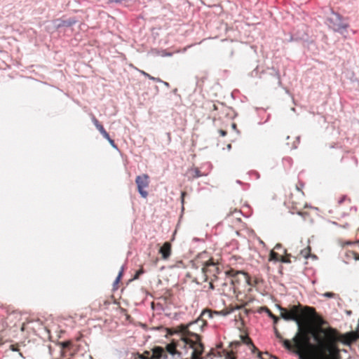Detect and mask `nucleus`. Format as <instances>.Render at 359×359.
Listing matches in <instances>:
<instances>
[{"instance_id":"8","label":"nucleus","mask_w":359,"mask_h":359,"mask_svg":"<svg viewBox=\"0 0 359 359\" xmlns=\"http://www.w3.org/2000/svg\"><path fill=\"white\" fill-rule=\"evenodd\" d=\"M307 320V330L309 334H311L313 336V332L319 327H322V325L326 323L322 317L315 315L309 316L306 318Z\"/></svg>"},{"instance_id":"1","label":"nucleus","mask_w":359,"mask_h":359,"mask_svg":"<svg viewBox=\"0 0 359 359\" xmlns=\"http://www.w3.org/2000/svg\"><path fill=\"white\" fill-rule=\"evenodd\" d=\"M280 309L281 318L285 320L295 321L298 326V332L292 341L283 340L285 348L294 353L301 359H313V355L309 351L312 344L309 337L306 318L316 314L315 309L309 306L303 307L298 304L291 306L290 309L283 307H280Z\"/></svg>"},{"instance_id":"19","label":"nucleus","mask_w":359,"mask_h":359,"mask_svg":"<svg viewBox=\"0 0 359 359\" xmlns=\"http://www.w3.org/2000/svg\"><path fill=\"white\" fill-rule=\"evenodd\" d=\"M310 254H311V247L310 246H308L306 248H304L300 251V255L305 259H307L310 256Z\"/></svg>"},{"instance_id":"12","label":"nucleus","mask_w":359,"mask_h":359,"mask_svg":"<svg viewBox=\"0 0 359 359\" xmlns=\"http://www.w3.org/2000/svg\"><path fill=\"white\" fill-rule=\"evenodd\" d=\"M161 259L167 260L170 258L172 252V245L170 242H165L158 250Z\"/></svg>"},{"instance_id":"13","label":"nucleus","mask_w":359,"mask_h":359,"mask_svg":"<svg viewBox=\"0 0 359 359\" xmlns=\"http://www.w3.org/2000/svg\"><path fill=\"white\" fill-rule=\"evenodd\" d=\"M167 358L165 350L160 346L154 347L151 352L149 359H165Z\"/></svg>"},{"instance_id":"38","label":"nucleus","mask_w":359,"mask_h":359,"mask_svg":"<svg viewBox=\"0 0 359 359\" xmlns=\"http://www.w3.org/2000/svg\"><path fill=\"white\" fill-rule=\"evenodd\" d=\"M74 22H69L68 23H67V25H72Z\"/></svg>"},{"instance_id":"29","label":"nucleus","mask_w":359,"mask_h":359,"mask_svg":"<svg viewBox=\"0 0 359 359\" xmlns=\"http://www.w3.org/2000/svg\"><path fill=\"white\" fill-rule=\"evenodd\" d=\"M208 279H210V283H209L210 288L211 290H214V289H215V285H214L213 282H214L216 279H215L214 278H212V277H211V278H208Z\"/></svg>"},{"instance_id":"39","label":"nucleus","mask_w":359,"mask_h":359,"mask_svg":"<svg viewBox=\"0 0 359 359\" xmlns=\"http://www.w3.org/2000/svg\"><path fill=\"white\" fill-rule=\"evenodd\" d=\"M232 126H233V128H235L236 127V125L235 123H233Z\"/></svg>"},{"instance_id":"3","label":"nucleus","mask_w":359,"mask_h":359,"mask_svg":"<svg viewBox=\"0 0 359 359\" xmlns=\"http://www.w3.org/2000/svg\"><path fill=\"white\" fill-rule=\"evenodd\" d=\"M198 323H200V319H197L196 321L187 325H181L179 327L180 331L182 334V340L186 345H189L193 349L191 359H201V356L204 351L201 336L189 330V327Z\"/></svg>"},{"instance_id":"31","label":"nucleus","mask_w":359,"mask_h":359,"mask_svg":"<svg viewBox=\"0 0 359 359\" xmlns=\"http://www.w3.org/2000/svg\"><path fill=\"white\" fill-rule=\"evenodd\" d=\"M237 259L236 257L235 256H232L231 258H230V262H229V264L230 265H233V261H236Z\"/></svg>"},{"instance_id":"9","label":"nucleus","mask_w":359,"mask_h":359,"mask_svg":"<svg viewBox=\"0 0 359 359\" xmlns=\"http://www.w3.org/2000/svg\"><path fill=\"white\" fill-rule=\"evenodd\" d=\"M329 25L335 31H340L346 29L348 25L342 20L340 15L332 12L328 18Z\"/></svg>"},{"instance_id":"10","label":"nucleus","mask_w":359,"mask_h":359,"mask_svg":"<svg viewBox=\"0 0 359 359\" xmlns=\"http://www.w3.org/2000/svg\"><path fill=\"white\" fill-rule=\"evenodd\" d=\"M91 120L96 128L99 130V132L102 134V135L108 140L109 144L113 147H116V144L114 142V140H112L110 137L108 133L106 131V130L104 128L103 126L99 122V121L96 118V117L94 115L91 116Z\"/></svg>"},{"instance_id":"21","label":"nucleus","mask_w":359,"mask_h":359,"mask_svg":"<svg viewBox=\"0 0 359 359\" xmlns=\"http://www.w3.org/2000/svg\"><path fill=\"white\" fill-rule=\"evenodd\" d=\"M140 72L144 76L147 77L150 80H152V81H156V82H160L161 81V79H157V78H155L152 76H151L150 74H149L148 73H147L146 72L143 71V70H140Z\"/></svg>"},{"instance_id":"27","label":"nucleus","mask_w":359,"mask_h":359,"mask_svg":"<svg viewBox=\"0 0 359 359\" xmlns=\"http://www.w3.org/2000/svg\"><path fill=\"white\" fill-rule=\"evenodd\" d=\"M324 297H328V298H334L335 297L336 294L331 292H327L323 294Z\"/></svg>"},{"instance_id":"22","label":"nucleus","mask_w":359,"mask_h":359,"mask_svg":"<svg viewBox=\"0 0 359 359\" xmlns=\"http://www.w3.org/2000/svg\"><path fill=\"white\" fill-rule=\"evenodd\" d=\"M140 72L144 76L147 77L150 80H152V81H156V82H160L161 81V79H157V78H155L152 76H151L150 74H149L148 73H147L146 72L143 71V70H140Z\"/></svg>"},{"instance_id":"11","label":"nucleus","mask_w":359,"mask_h":359,"mask_svg":"<svg viewBox=\"0 0 359 359\" xmlns=\"http://www.w3.org/2000/svg\"><path fill=\"white\" fill-rule=\"evenodd\" d=\"M91 120L96 128L99 130V132L102 134V135L108 140L109 144L113 147H116V144L114 142V140H112L110 137L108 133L106 131V130L104 128L103 126L99 122V121L96 118V117L94 115L91 116Z\"/></svg>"},{"instance_id":"6","label":"nucleus","mask_w":359,"mask_h":359,"mask_svg":"<svg viewBox=\"0 0 359 359\" xmlns=\"http://www.w3.org/2000/svg\"><path fill=\"white\" fill-rule=\"evenodd\" d=\"M135 183L140 196L144 198H147L149 194L146 189L148 188L149 185V175L147 174H142L137 176L135 178Z\"/></svg>"},{"instance_id":"16","label":"nucleus","mask_w":359,"mask_h":359,"mask_svg":"<svg viewBox=\"0 0 359 359\" xmlns=\"http://www.w3.org/2000/svg\"><path fill=\"white\" fill-rule=\"evenodd\" d=\"M204 317H208V318H212V311L210 309H205L201 313L200 317L198 319H200V322H202L203 324H205V322L201 319Z\"/></svg>"},{"instance_id":"37","label":"nucleus","mask_w":359,"mask_h":359,"mask_svg":"<svg viewBox=\"0 0 359 359\" xmlns=\"http://www.w3.org/2000/svg\"><path fill=\"white\" fill-rule=\"evenodd\" d=\"M279 248H281V245L280 244H277L276 246H275V249L278 250Z\"/></svg>"},{"instance_id":"40","label":"nucleus","mask_w":359,"mask_h":359,"mask_svg":"<svg viewBox=\"0 0 359 359\" xmlns=\"http://www.w3.org/2000/svg\"><path fill=\"white\" fill-rule=\"evenodd\" d=\"M241 306H237L236 309H241Z\"/></svg>"},{"instance_id":"23","label":"nucleus","mask_w":359,"mask_h":359,"mask_svg":"<svg viewBox=\"0 0 359 359\" xmlns=\"http://www.w3.org/2000/svg\"><path fill=\"white\" fill-rule=\"evenodd\" d=\"M241 338L242 342L248 346H250V344H252V342L251 339L248 335H245V336L241 335Z\"/></svg>"},{"instance_id":"2","label":"nucleus","mask_w":359,"mask_h":359,"mask_svg":"<svg viewBox=\"0 0 359 359\" xmlns=\"http://www.w3.org/2000/svg\"><path fill=\"white\" fill-rule=\"evenodd\" d=\"M358 337L359 334L355 332L341 334L331 327H319L313 332V338L316 344H312L311 348L316 350V353L324 358L330 355V356L338 359L339 350L337 343L341 342L344 344L350 345Z\"/></svg>"},{"instance_id":"17","label":"nucleus","mask_w":359,"mask_h":359,"mask_svg":"<svg viewBox=\"0 0 359 359\" xmlns=\"http://www.w3.org/2000/svg\"><path fill=\"white\" fill-rule=\"evenodd\" d=\"M280 255L278 253L271 250L269 254V261L280 262Z\"/></svg>"},{"instance_id":"7","label":"nucleus","mask_w":359,"mask_h":359,"mask_svg":"<svg viewBox=\"0 0 359 359\" xmlns=\"http://www.w3.org/2000/svg\"><path fill=\"white\" fill-rule=\"evenodd\" d=\"M225 274L227 276L235 278L236 276L241 275L243 277L245 282L250 286H255L258 283V279L255 278L253 280L248 273L244 272L242 270H238L231 267L229 269L225 271Z\"/></svg>"},{"instance_id":"35","label":"nucleus","mask_w":359,"mask_h":359,"mask_svg":"<svg viewBox=\"0 0 359 359\" xmlns=\"http://www.w3.org/2000/svg\"><path fill=\"white\" fill-rule=\"evenodd\" d=\"M121 276H122V271H120V273H119V274H118V277L116 278V282H118V281H119V280H120V278H121Z\"/></svg>"},{"instance_id":"15","label":"nucleus","mask_w":359,"mask_h":359,"mask_svg":"<svg viewBox=\"0 0 359 359\" xmlns=\"http://www.w3.org/2000/svg\"><path fill=\"white\" fill-rule=\"evenodd\" d=\"M166 351L171 355H175L176 353H178V351H177V346L173 342L168 344L166 346Z\"/></svg>"},{"instance_id":"24","label":"nucleus","mask_w":359,"mask_h":359,"mask_svg":"<svg viewBox=\"0 0 359 359\" xmlns=\"http://www.w3.org/2000/svg\"><path fill=\"white\" fill-rule=\"evenodd\" d=\"M267 313L269 316L273 320V323L276 324L278 321L279 320L278 317L275 316L269 309H267Z\"/></svg>"},{"instance_id":"18","label":"nucleus","mask_w":359,"mask_h":359,"mask_svg":"<svg viewBox=\"0 0 359 359\" xmlns=\"http://www.w3.org/2000/svg\"><path fill=\"white\" fill-rule=\"evenodd\" d=\"M250 349H251V351L252 353H257V357L259 358V359H267V358H264L263 357V353L260 352L257 348L254 345V344L252 342V344H250Z\"/></svg>"},{"instance_id":"30","label":"nucleus","mask_w":359,"mask_h":359,"mask_svg":"<svg viewBox=\"0 0 359 359\" xmlns=\"http://www.w3.org/2000/svg\"><path fill=\"white\" fill-rule=\"evenodd\" d=\"M274 330H275V334H276V337L280 339H282V337H281L280 332L278 331L276 327H274Z\"/></svg>"},{"instance_id":"25","label":"nucleus","mask_w":359,"mask_h":359,"mask_svg":"<svg viewBox=\"0 0 359 359\" xmlns=\"http://www.w3.org/2000/svg\"><path fill=\"white\" fill-rule=\"evenodd\" d=\"M151 357L150 351H144L142 355H140L139 358L140 359H149Z\"/></svg>"},{"instance_id":"14","label":"nucleus","mask_w":359,"mask_h":359,"mask_svg":"<svg viewBox=\"0 0 359 359\" xmlns=\"http://www.w3.org/2000/svg\"><path fill=\"white\" fill-rule=\"evenodd\" d=\"M189 177L191 179L197 178L203 175L198 168H191V169H189Z\"/></svg>"},{"instance_id":"4","label":"nucleus","mask_w":359,"mask_h":359,"mask_svg":"<svg viewBox=\"0 0 359 359\" xmlns=\"http://www.w3.org/2000/svg\"><path fill=\"white\" fill-rule=\"evenodd\" d=\"M196 261L201 264L202 272L206 280L211 277L217 279V275L222 271V265L219 258L208 257L207 254L203 252L198 256Z\"/></svg>"},{"instance_id":"34","label":"nucleus","mask_w":359,"mask_h":359,"mask_svg":"<svg viewBox=\"0 0 359 359\" xmlns=\"http://www.w3.org/2000/svg\"><path fill=\"white\" fill-rule=\"evenodd\" d=\"M210 104H211L213 111H215L217 109V107L215 103L210 102Z\"/></svg>"},{"instance_id":"33","label":"nucleus","mask_w":359,"mask_h":359,"mask_svg":"<svg viewBox=\"0 0 359 359\" xmlns=\"http://www.w3.org/2000/svg\"><path fill=\"white\" fill-rule=\"evenodd\" d=\"M185 195H186V192L185 191H182V194H181V199H182V203H184Z\"/></svg>"},{"instance_id":"5","label":"nucleus","mask_w":359,"mask_h":359,"mask_svg":"<svg viewBox=\"0 0 359 359\" xmlns=\"http://www.w3.org/2000/svg\"><path fill=\"white\" fill-rule=\"evenodd\" d=\"M297 196V198H294V194L291 193L287 198V203L289 205H291V208L296 210L297 214L300 215H307L306 212H303L301 211L302 207L304 205V193L303 191L297 186L295 188Z\"/></svg>"},{"instance_id":"26","label":"nucleus","mask_w":359,"mask_h":359,"mask_svg":"<svg viewBox=\"0 0 359 359\" xmlns=\"http://www.w3.org/2000/svg\"><path fill=\"white\" fill-rule=\"evenodd\" d=\"M226 359H236V356L235 355L233 351L228 352L225 356Z\"/></svg>"},{"instance_id":"28","label":"nucleus","mask_w":359,"mask_h":359,"mask_svg":"<svg viewBox=\"0 0 359 359\" xmlns=\"http://www.w3.org/2000/svg\"><path fill=\"white\" fill-rule=\"evenodd\" d=\"M143 273H144V270H143V269H142V268H141L140 269H139V270L136 272V273H135V275L134 278H135V279L138 278L140 277V275H142V274H143Z\"/></svg>"},{"instance_id":"32","label":"nucleus","mask_w":359,"mask_h":359,"mask_svg":"<svg viewBox=\"0 0 359 359\" xmlns=\"http://www.w3.org/2000/svg\"><path fill=\"white\" fill-rule=\"evenodd\" d=\"M219 133L220 134L221 136L222 137H224L226 135V131L224 130H219Z\"/></svg>"},{"instance_id":"41","label":"nucleus","mask_w":359,"mask_h":359,"mask_svg":"<svg viewBox=\"0 0 359 359\" xmlns=\"http://www.w3.org/2000/svg\"><path fill=\"white\" fill-rule=\"evenodd\" d=\"M266 355L269 356V353H264Z\"/></svg>"},{"instance_id":"20","label":"nucleus","mask_w":359,"mask_h":359,"mask_svg":"<svg viewBox=\"0 0 359 359\" xmlns=\"http://www.w3.org/2000/svg\"><path fill=\"white\" fill-rule=\"evenodd\" d=\"M284 253L285 254L284 256L280 255V262L283 263H290V255L287 254L286 250H284Z\"/></svg>"},{"instance_id":"36","label":"nucleus","mask_w":359,"mask_h":359,"mask_svg":"<svg viewBox=\"0 0 359 359\" xmlns=\"http://www.w3.org/2000/svg\"><path fill=\"white\" fill-rule=\"evenodd\" d=\"M11 350H12V351H18V348H15V345H11Z\"/></svg>"}]
</instances>
